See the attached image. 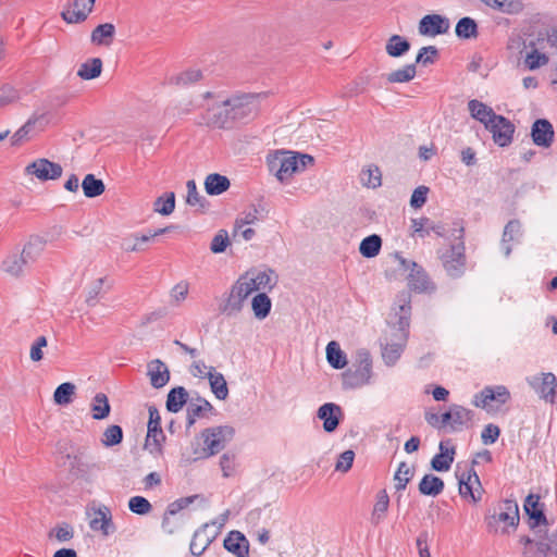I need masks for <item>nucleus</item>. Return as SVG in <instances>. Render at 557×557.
I'll list each match as a JSON object with an SVG mask.
<instances>
[{"label": "nucleus", "mask_w": 557, "mask_h": 557, "mask_svg": "<svg viewBox=\"0 0 557 557\" xmlns=\"http://www.w3.org/2000/svg\"><path fill=\"white\" fill-rule=\"evenodd\" d=\"M521 237V224L517 220H511L505 226L503 238H502V250L506 257L511 253L512 247L509 243L519 242Z\"/></svg>", "instance_id": "29"}, {"label": "nucleus", "mask_w": 557, "mask_h": 557, "mask_svg": "<svg viewBox=\"0 0 557 557\" xmlns=\"http://www.w3.org/2000/svg\"><path fill=\"white\" fill-rule=\"evenodd\" d=\"M449 27L450 23L447 17L440 14H428L420 20L418 30L422 36L435 37L446 34Z\"/></svg>", "instance_id": "19"}, {"label": "nucleus", "mask_w": 557, "mask_h": 557, "mask_svg": "<svg viewBox=\"0 0 557 557\" xmlns=\"http://www.w3.org/2000/svg\"><path fill=\"white\" fill-rule=\"evenodd\" d=\"M246 283V280H243L239 276L230 287L227 292H225L222 296V299L219 304V310L222 314L226 317H235L239 314L249 296L252 294L251 288Z\"/></svg>", "instance_id": "7"}, {"label": "nucleus", "mask_w": 557, "mask_h": 557, "mask_svg": "<svg viewBox=\"0 0 557 557\" xmlns=\"http://www.w3.org/2000/svg\"><path fill=\"white\" fill-rule=\"evenodd\" d=\"M438 448L440 453L432 458L431 466L438 472L448 471L455 459V448L447 447L445 442H441Z\"/></svg>", "instance_id": "28"}, {"label": "nucleus", "mask_w": 557, "mask_h": 557, "mask_svg": "<svg viewBox=\"0 0 557 557\" xmlns=\"http://www.w3.org/2000/svg\"><path fill=\"white\" fill-rule=\"evenodd\" d=\"M202 78V72L199 69H187L180 74H177L174 78L176 85L180 86H189L199 82Z\"/></svg>", "instance_id": "53"}, {"label": "nucleus", "mask_w": 557, "mask_h": 557, "mask_svg": "<svg viewBox=\"0 0 557 557\" xmlns=\"http://www.w3.org/2000/svg\"><path fill=\"white\" fill-rule=\"evenodd\" d=\"M401 265L409 270L408 285L418 293H431L435 290V285L430 280L424 269L414 261L400 258Z\"/></svg>", "instance_id": "10"}, {"label": "nucleus", "mask_w": 557, "mask_h": 557, "mask_svg": "<svg viewBox=\"0 0 557 557\" xmlns=\"http://www.w3.org/2000/svg\"><path fill=\"white\" fill-rule=\"evenodd\" d=\"M317 416L323 421L324 431L332 433L337 429L341 422L343 410L334 403H325L318 409Z\"/></svg>", "instance_id": "21"}, {"label": "nucleus", "mask_w": 557, "mask_h": 557, "mask_svg": "<svg viewBox=\"0 0 557 557\" xmlns=\"http://www.w3.org/2000/svg\"><path fill=\"white\" fill-rule=\"evenodd\" d=\"M123 440V431L120 425H110L106 429L102 436V444L107 447L117 445Z\"/></svg>", "instance_id": "55"}, {"label": "nucleus", "mask_w": 557, "mask_h": 557, "mask_svg": "<svg viewBox=\"0 0 557 557\" xmlns=\"http://www.w3.org/2000/svg\"><path fill=\"white\" fill-rule=\"evenodd\" d=\"M228 244H230V239H228L227 232L224 230H221L214 235V237L211 242V245H210V249L213 253H221V252L225 251Z\"/></svg>", "instance_id": "62"}, {"label": "nucleus", "mask_w": 557, "mask_h": 557, "mask_svg": "<svg viewBox=\"0 0 557 557\" xmlns=\"http://www.w3.org/2000/svg\"><path fill=\"white\" fill-rule=\"evenodd\" d=\"M128 508L132 512L144 516L152 510V505L143 496H133L128 500Z\"/></svg>", "instance_id": "57"}, {"label": "nucleus", "mask_w": 557, "mask_h": 557, "mask_svg": "<svg viewBox=\"0 0 557 557\" xmlns=\"http://www.w3.org/2000/svg\"><path fill=\"white\" fill-rule=\"evenodd\" d=\"M549 59L545 53L540 52L537 49H533L527 53L524 63L530 70H536L548 63Z\"/></svg>", "instance_id": "59"}, {"label": "nucleus", "mask_w": 557, "mask_h": 557, "mask_svg": "<svg viewBox=\"0 0 557 557\" xmlns=\"http://www.w3.org/2000/svg\"><path fill=\"white\" fill-rule=\"evenodd\" d=\"M416 73V65L407 64L404 67L387 74L386 79L388 83H407L414 78Z\"/></svg>", "instance_id": "50"}, {"label": "nucleus", "mask_w": 557, "mask_h": 557, "mask_svg": "<svg viewBox=\"0 0 557 557\" xmlns=\"http://www.w3.org/2000/svg\"><path fill=\"white\" fill-rule=\"evenodd\" d=\"M519 506L515 499H505L498 505V510L486 518L490 531L497 532V524L504 523L502 533H509L510 529L516 530L519 524Z\"/></svg>", "instance_id": "8"}, {"label": "nucleus", "mask_w": 557, "mask_h": 557, "mask_svg": "<svg viewBox=\"0 0 557 557\" xmlns=\"http://www.w3.org/2000/svg\"><path fill=\"white\" fill-rule=\"evenodd\" d=\"M312 163L313 158L311 156L289 151H276L268 157L270 172L282 183L289 181L295 173L305 171Z\"/></svg>", "instance_id": "3"}, {"label": "nucleus", "mask_w": 557, "mask_h": 557, "mask_svg": "<svg viewBox=\"0 0 557 557\" xmlns=\"http://www.w3.org/2000/svg\"><path fill=\"white\" fill-rule=\"evenodd\" d=\"M524 510L529 517V525L534 533L546 530L548 521L542 508H540L539 496L530 494L524 502Z\"/></svg>", "instance_id": "18"}, {"label": "nucleus", "mask_w": 557, "mask_h": 557, "mask_svg": "<svg viewBox=\"0 0 557 557\" xmlns=\"http://www.w3.org/2000/svg\"><path fill=\"white\" fill-rule=\"evenodd\" d=\"M89 527L92 531H99L104 536L113 533L115 528L112 521V512L110 508L106 505L92 508Z\"/></svg>", "instance_id": "20"}, {"label": "nucleus", "mask_w": 557, "mask_h": 557, "mask_svg": "<svg viewBox=\"0 0 557 557\" xmlns=\"http://www.w3.org/2000/svg\"><path fill=\"white\" fill-rule=\"evenodd\" d=\"M224 547L236 557H248L249 543L247 539L238 531H232L224 540Z\"/></svg>", "instance_id": "26"}, {"label": "nucleus", "mask_w": 557, "mask_h": 557, "mask_svg": "<svg viewBox=\"0 0 557 557\" xmlns=\"http://www.w3.org/2000/svg\"><path fill=\"white\" fill-rule=\"evenodd\" d=\"M410 42L400 35H392L385 45L386 53L392 58H400L410 50Z\"/></svg>", "instance_id": "36"}, {"label": "nucleus", "mask_w": 557, "mask_h": 557, "mask_svg": "<svg viewBox=\"0 0 557 557\" xmlns=\"http://www.w3.org/2000/svg\"><path fill=\"white\" fill-rule=\"evenodd\" d=\"M360 182L368 188H377L382 184V173L376 165H369L360 173Z\"/></svg>", "instance_id": "48"}, {"label": "nucleus", "mask_w": 557, "mask_h": 557, "mask_svg": "<svg viewBox=\"0 0 557 557\" xmlns=\"http://www.w3.org/2000/svg\"><path fill=\"white\" fill-rule=\"evenodd\" d=\"M485 128L492 134L493 140L499 147H507L512 143L515 125L505 116L496 115Z\"/></svg>", "instance_id": "13"}, {"label": "nucleus", "mask_w": 557, "mask_h": 557, "mask_svg": "<svg viewBox=\"0 0 557 557\" xmlns=\"http://www.w3.org/2000/svg\"><path fill=\"white\" fill-rule=\"evenodd\" d=\"M265 94H240L224 100L212 110L214 124L223 126L228 120H242L255 114Z\"/></svg>", "instance_id": "2"}, {"label": "nucleus", "mask_w": 557, "mask_h": 557, "mask_svg": "<svg viewBox=\"0 0 557 557\" xmlns=\"http://www.w3.org/2000/svg\"><path fill=\"white\" fill-rule=\"evenodd\" d=\"M20 98L18 91L9 84L0 85V109L16 101Z\"/></svg>", "instance_id": "61"}, {"label": "nucleus", "mask_w": 557, "mask_h": 557, "mask_svg": "<svg viewBox=\"0 0 557 557\" xmlns=\"http://www.w3.org/2000/svg\"><path fill=\"white\" fill-rule=\"evenodd\" d=\"M165 435L162 429H148L145 441V449L148 450L154 457H159L163 454V442Z\"/></svg>", "instance_id": "31"}, {"label": "nucleus", "mask_w": 557, "mask_h": 557, "mask_svg": "<svg viewBox=\"0 0 557 557\" xmlns=\"http://www.w3.org/2000/svg\"><path fill=\"white\" fill-rule=\"evenodd\" d=\"M48 341L46 336H38L32 344L29 350V358L34 362L41 361L44 358L42 349L47 347Z\"/></svg>", "instance_id": "64"}, {"label": "nucleus", "mask_w": 557, "mask_h": 557, "mask_svg": "<svg viewBox=\"0 0 557 557\" xmlns=\"http://www.w3.org/2000/svg\"><path fill=\"white\" fill-rule=\"evenodd\" d=\"M115 37V26L104 23L96 26L90 34V42L99 47H110Z\"/></svg>", "instance_id": "27"}, {"label": "nucleus", "mask_w": 557, "mask_h": 557, "mask_svg": "<svg viewBox=\"0 0 557 557\" xmlns=\"http://www.w3.org/2000/svg\"><path fill=\"white\" fill-rule=\"evenodd\" d=\"M75 393V385L70 382L60 384L53 394V399L57 405H67L72 401V397Z\"/></svg>", "instance_id": "52"}, {"label": "nucleus", "mask_w": 557, "mask_h": 557, "mask_svg": "<svg viewBox=\"0 0 557 557\" xmlns=\"http://www.w3.org/2000/svg\"><path fill=\"white\" fill-rule=\"evenodd\" d=\"M444 490V481L433 474H425L419 483V491L423 495L437 496Z\"/></svg>", "instance_id": "38"}, {"label": "nucleus", "mask_w": 557, "mask_h": 557, "mask_svg": "<svg viewBox=\"0 0 557 557\" xmlns=\"http://www.w3.org/2000/svg\"><path fill=\"white\" fill-rule=\"evenodd\" d=\"M46 242L39 236H32L25 244L21 255L27 265L34 263L44 251Z\"/></svg>", "instance_id": "30"}, {"label": "nucleus", "mask_w": 557, "mask_h": 557, "mask_svg": "<svg viewBox=\"0 0 557 557\" xmlns=\"http://www.w3.org/2000/svg\"><path fill=\"white\" fill-rule=\"evenodd\" d=\"M96 0H72L62 11V18L69 24L85 22L94 10Z\"/></svg>", "instance_id": "17"}, {"label": "nucleus", "mask_w": 557, "mask_h": 557, "mask_svg": "<svg viewBox=\"0 0 557 557\" xmlns=\"http://www.w3.org/2000/svg\"><path fill=\"white\" fill-rule=\"evenodd\" d=\"M373 379L372 359L368 350L357 352L352 368L343 373V386L348 389L361 388L370 385Z\"/></svg>", "instance_id": "5"}, {"label": "nucleus", "mask_w": 557, "mask_h": 557, "mask_svg": "<svg viewBox=\"0 0 557 557\" xmlns=\"http://www.w3.org/2000/svg\"><path fill=\"white\" fill-rule=\"evenodd\" d=\"M412 478V471L408 467L406 462H401L394 475V480L396 482L395 487L397 491H403L406 488L407 484Z\"/></svg>", "instance_id": "58"}, {"label": "nucleus", "mask_w": 557, "mask_h": 557, "mask_svg": "<svg viewBox=\"0 0 557 557\" xmlns=\"http://www.w3.org/2000/svg\"><path fill=\"white\" fill-rule=\"evenodd\" d=\"M210 524L205 523L200 529H198L194 533V536L189 545V550L194 556H201L216 537V533L208 532Z\"/></svg>", "instance_id": "23"}, {"label": "nucleus", "mask_w": 557, "mask_h": 557, "mask_svg": "<svg viewBox=\"0 0 557 557\" xmlns=\"http://www.w3.org/2000/svg\"><path fill=\"white\" fill-rule=\"evenodd\" d=\"M208 380L214 396L220 400L226 399L228 396V387L224 375L216 372L214 368H210V371L208 372Z\"/></svg>", "instance_id": "33"}, {"label": "nucleus", "mask_w": 557, "mask_h": 557, "mask_svg": "<svg viewBox=\"0 0 557 557\" xmlns=\"http://www.w3.org/2000/svg\"><path fill=\"white\" fill-rule=\"evenodd\" d=\"M28 267L21 253H9L1 264V270L11 276H18Z\"/></svg>", "instance_id": "34"}, {"label": "nucleus", "mask_w": 557, "mask_h": 557, "mask_svg": "<svg viewBox=\"0 0 557 557\" xmlns=\"http://www.w3.org/2000/svg\"><path fill=\"white\" fill-rule=\"evenodd\" d=\"M411 307L408 301L400 304L389 319L391 332L387 334L382 346V358L386 366L396 364L400 358L409 337Z\"/></svg>", "instance_id": "1"}, {"label": "nucleus", "mask_w": 557, "mask_h": 557, "mask_svg": "<svg viewBox=\"0 0 557 557\" xmlns=\"http://www.w3.org/2000/svg\"><path fill=\"white\" fill-rule=\"evenodd\" d=\"M186 189H187L186 202L189 206L196 207L198 209L205 208L206 199L199 195V193L197 190L196 182L194 180L187 181Z\"/></svg>", "instance_id": "54"}, {"label": "nucleus", "mask_w": 557, "mask_h": 557, "mask_svg": "<svg viewBox=\"0 0 557 557\" xmlns=\"http://www.w3.org/2000/svg\"><path fill=\"white\" fill-rule=\"evenodd\" d=\"M471 116L486 126L497 114L486 104L479 100H470L468 103Z\"/></svg>", "instance_id": "39"}, {"label": "nucleus", "mask_w": 557, "mask_h": 557, "mask_svg": "<svg viewBox=\"0 0 557 557\" xmlns=\"http://www.w3.org/2000/svg\"><path fill=\"white\" fill-rule=\"evenodd\" d=\"M509 398L510 393L506 386H486L479 394L474 395L472 404L479 408H487L492 401L504 405Z\"/></svg>", "instance_id": "16"}, {"label": "nucleus", "mask_w": 557, "mask_h": 557, "mask_svg": "<svg viewBox=\"0 0 557 557\" xmlns=\"http://www.w3.org/2000/svg\"><path fill=\"white\" fill-rule=\"evenodd\" d=\"M187 400V391L183 386H177L169 392L165 406L170 412H178Z\"/></svg>", "instance_id": "37"}, {"label": "nucleus", "mask_w": 557, "mask_h": 557, "mask_svg": "<svg viewBox=\"0 0 557 557\" xmlns=\"http://www.w3.org/2000/svg\"><path fill=\"white\" fill-rule=\"evenodd\" d=\"M485 5L508 14H516L522 10L519 0H480Z\"/></svg>", "instance_id": "46"}, {"label": "nucleus", "mask_w": 557, "mask_h": 557, "mask_svg": "<svg viewBox=\"0 0 557 557\" xmlns=\"http://www.w3.org/2000/svg\"><path fill=\"white\" fill-rule=\"evenodd\" d=\"M459 482V494L461 497H470L473 503L482 498V485L475 471H456Z\"/></svg>", "instance_id": "15"}, {"label": "nucleus", "mask_w": 557, "mask_h": 557, "mask_svg": "<svg viewBox=\"0 0 557 557\" xmlns=\"http://www.w3.org/2000/svg\"><path fill=\"white\" fill-rule=\"evenodd\" d=\"M554 135L553 125L548 120L539 119L533 123L531 137L536 146L548 148L553 144Z\"/></svg>", "instance_id": "22"}, {"label": "nucleus", "mask_w": 557, "mask_h": 557, "mask_svg": "<svg viewBox=\"0 0 557 557\" xmlns=\"http://www.w3.org/2000/svg\"><path fill=\"white\" fill-rule=\"evenodd\" d=\"M438 54V50L434 46H428L420 49L416 63H420L423 65L433 64Z\"/></svg>", "instance_id": "63"}, {"label": "nucleus", "mask_w": 557, "mask_h": 557, "mask_svg": "<svg viewBox=\"0 0 557 557\" xmlns=\"http://www.w3.org/2000/svg\"><path fill=\"white\" fill-rule=\"evenodd\" d=\"M82 188L87 198H95L103 194L106 186L94 174H87L82 182Z\"/></svg>", "instance_id": "44"}, {"label": "nucleus", "mask_w": 557, "mask_h": 557, "mask_svg": "<svg viewBox=\"0 0 557 557\" xmlns=\"http://www.w3.org/2000/svg\"><path fill=\"white\" fill-rule=\"evenodd\" d=\"M38 117L32 116L27 122L21 126L11 137V145L17 146L25 140L30 133L33 126L36 124Z\"/></svg>", "instance_id": "60"}, {"label": "nucleus", "mask_w": 557, "mask_h": 557, "mask_svg": "<svg viewBox=\"0 0 557 557\" xmlns=\"http://www.w3.org/2000/svg\"><path fill=\"white\" fill-rule=\"evenodd\" d=\"M446 273L454 278L460 277L465 272L466 257L462 242L454 244L441 257Z\"/></svg>", "instance_id": "11"}, {"label": "nucleus", "mask_w": 557, "mask_h": 557, "mask_svg": "<svg viewBox=\"0 0 557 557\" xmlns=\"http://www.w3.org/2000/svg\"><path fill=\"white\" fill-rule=\"evenodd\" d=\"M102 72V61L100 58H92L81 64L77 76L82 79H94L100 76Z\"/></svg>", "instance_id": "42"}, {"label": "nucleus", "mask_w": 557, "mask_h": 557, "mask_svg": "<svg viewBox=\"0 0 557 557\" xmlns=\"http://www.w3.org/2000/svg\"><path fill=\"white\" fill-rule=\"evenodd\" d=\"M472 418V410L453 404L449 406V409L441 416V423L442 425L448 426L451 432H457L468 426Z\"/></svg>", "instance_id": "14"}, {"label": "nucleus", "mask_w": 557, "mask_h": 557, "mask_svg": "<svg viewBox=\"0 0 557 557\" xmlns=\"http://www.w3.org/2000/svg\"><path fill=\"white\" fill-rule=\"evenodd\" d=\"M272 301L264 293H258L251 299V309L257 320H264L271 312Z\"/></svg>", "instance_id": "35"}, {"label": "nucleus", "mask_w": 557, "mask_h": 557, "mask_svg": "<svg viewBox=\"0 0 557 557\" xmlns=\"http://www.w3.org/2000/svg\"><path fill=\"white\" fill-rule=\"evenodd\" d=\"M534 381H540L539 385L533 383L534 388L540 394V397L545 401L553 404L557 395V379L555 374L547 372L542 373L540 377Z\"/></svg>", "instance_id": "24"}, {"label": "nucleus", "mask_w": 557, "mask_h": 557, "mask_svg": "<svg viewBox=\"0 0 557 557\" xmlns=\"http://www.w3.org/2000/svg\"><path fill=\"white\" fill-rule=\"evenodd\" d=\"M235 434L234 428L220 425L206 429L202 432L203 447L194 450V460L206 459L220 453Z\"/></svg>", "instance_id": "4"}, {"label": "nucleus", "mask_w": 557, "mask_h": 557, "mask_svg": "<svg viewBox=\"0 0 557 557\" xmlns=\"http://www.w3.org/2000/svg\"><path fill=\"white\" fill-rule=\"evenodd\" d=\"M381 247V237L376 234H372L361 240L359 251L366 258H374L380 253Z\"/></svg>", "instance_id": "45"}, {"label": "nucleus", "mask_w": 557, "mask_h": 557, "mask_svg": "<svg viewBox=\"0 0 557 557\" xmlns=\"http://www.w3.org/2000/svg\"><path fill=\"white\" fill-rule=\"evenodd\" d=\"M263 213L264 209L261 206H253L242 213V215L236 220V226L242 227L244 225L255 224L256 222L264 219Z\"/></svg>", "instance_id": "51"}, {"label": "nucleus", "mask_w": 557, "mask_h": 557, "mask_svg": "<svg viewBox=\"0 0 557 557\" xmlns=\"http://www.w3.org/2000/svg\"><path fill=\"white\" fill-rule=\"evenodd\" d=\"M389 506V497L385 490L380 491L376 494V502L373 507L371 521L373 524L377 525L384 519L385 513L388 510Z\"/></svg>", "instance_id": "43"}, {"label": "nucleus", "mask_w": 557, "mask_h": 557, "mask_svg": "<svg viewBox=\"0 0 557 557\" xmlns=\"http://www.w3.org/2000/svg\"><path fill=\"white\" fill-rule=\"evenodd\" d=\"M520 543L523 545L524 557H557V531L543 530L534 533V539L522 536Z\"/></svg>", "instance_id": "6"}, {"label": "nucleus", "mask_w": 557, "mask_h": 557, "mask_svg": "<svg viewBox=\"0 0 557 557\" xmlns=\"http://www.w3.org/2000/svg\"><path fill=\"white\" fill-rule=\"evenodd\" d=\"M230 180L221 174H209L205 180V189L208 195H221L230 188Z\"/></svg>", "instance_id": "32"}, {"label": "nucleus", "mask_w": 557, "mask_h": 557, "mask_svg": "<svg viewBox=\"0 0 557 557\" xmlns=\"http://www.w3.org/2000/svg\"><path fill=\"white\" fill-rule=\"evenodd\" d=\"M455 32L459 38H475L478 36V25L473 18L462 17L458 21Z\"/></svg>", "instance_id": "49"}, {"label": "nucleus", "mask_w": 557, "mask_h": 557, "mask_svg": "<svg viewBox=\"0 0 557 557\" xmlns=\"http://www.w3.org/2000/svg\"><path fill=\"white\" fill-rule=\"evenodd\" d=\"M110 410L111 407L107 395L103 393L96 394L91 403L92 418L96 420L106 419L109 416Z\"/></svg>", "instance_id": "47"}, {"label": "nucleus", "mask_w": 557, "mask_h": 557, "mask_svg": "<svg viewBox=\"0 0 557 557\" xmlns=\"http://www.w3.org/2000/svg\"><path fill=\"white\" fill-rule=\"evenodd\" d=\"M251 288V292L272 290L277 284V276L271 269H251L240 275Z\"/></svg>", "instance_id": "12"}, {"label": "nucleus", "mask_w": 557, "mask_h": 557, "mask_svg": "<svg viewBox=\"0 0 557 557\" xmlns=\"http://www.w3.org/2000/svg\"><path fill=\"white\" fill-rule=\"evenodd\" d=\"M175 208V195L174 193H168L164 197H159L154 202V211L162 215H169L174 211Z\"/></svg>", "instance_id": "56"}, {"label": "nucleus", "mask_w": 557, "mask_h": 557, "mask_svg": "<svg viewBox=\"0 0 557 557\" xmlns=\"http://www.w3.org/2000/svg\"><path fill=\"white\" fill-rule=\"evenodd\" d=\"M147 375L154 388H161L170 381V371L160 359L151 360L147 366Z\"/></svg>", "instance_id": "25"}, {"label": "nucleus", "mask_w": 557, "mask_h": 557, "mask_svg": "<svg viewBox=\"0 0 557 557\" xmlns=\"http://www.w3.org/2000/svg\"><path fill=\"white\" fill-rule=\"evenodd\" d=\"M326 359L330 366L337 370L345 368L347 364V357L335 341L330 342L326 346Z\"/></svg>", "instance_id": "40"}, {"label": "nucleus", "mask_w": 557, "mask_h": 557, "mask_svg": "<svg viewBox=\"0 0 557 557\" xmlns=\"http://www.w3.org/2000/svg\"><path fill=\"white\" fill-rule=\"evenodd\" d=\"M24 173L27 176H34L40 182H47L59 180L62 176L63 169L59 163L46 158H38L26 165Z\"/></svg>", "instance_id": "9"}, {"label": "nucleus", "mask_w": 557, "mask_h": 557, "mask_svg": "<svg viewBox=\"0 0 557 557\" xmlns=\"http://www.w3.org/2000/svg\"><path fill=\"white\" fill-rule=\"evenodd\" d=\"M213 409L212 405L203 398L198 397L197 403L190 401L187 406V423L193 425L197 418L203 417Z\"/></svg>", "instance_id": "41"}]
</instances>
